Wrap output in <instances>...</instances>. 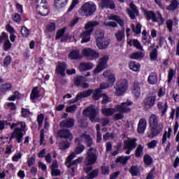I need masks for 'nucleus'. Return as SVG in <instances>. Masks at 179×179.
Instances as JSON below:
<instances>
[{"instance_id":"f257e3e1","label":"nucleus","mask_w":179,"mask_h":179,"mask_svg":"<svg viewBox=\"0 0 179 179\" xmlns=\"http://www.w3.org/2000/svg\"><path fill=\"white\" fill-rule=\"evenodd\" d=\"M17 125H20V128L16 127ZM10 129H14L13 132L11 134L10 137V141L12 139H17V143H22L23 141V131L26 129V123L24 122H18L17 123H13L10 124Z\"/></svg>"},{"instance_id":"f03ea898","label":"nucleus","mask_w":179,"mask_h":179,"mask_svg":"<svg viewBox=\"0 0 179 179\" xmlns=\"http://www.w3.org/2000/svg\"><path fill=\"white\" fill-rule=\"evenodd\" d=\"M149 124L151 129L150 138H155L159 135L163 131V124H159V119L157 116L155 114H152L149 118Z\"/></svg>"},{"instance_id":"7ed1b4c3","label":"nucleus","mask_w":179,"mask_h":179,"mask_svg":"<svg viewBox=\"0 0 179 179\" xmlns=\"http://www.w3.org/2000/svg\"><path fill=\"white\" fill-rule=\"evenodd\" d=\"M99 24H100V23L97 21H90L85 24V29L86 31H83L80 35L82 44L90 41V36L94 31L96 26H99Z\"/></svg>"},{"instance_id":"20e7f679","label":"nucleus","mask_w":179,"mask_h":179,"mask_svg":"<svg viewBox=\"0 0 179 179\" xmlns=\"http://www.w3.org/2000/svg\"><path fill=\"white\" fill-rule=\"evenodd\" d=\"M143 13L146 20H152L154 23H159L161 26L164 24V17H163V15L160 11H157L156 14L153 10H147L144 8Z\"/></svg>"},{"instance_id":"39448f33","label":"nucleus","mask_w":179,"mask_h":179,"mask_svg":"<svg viewBox=\"0 0 179 179\" xmlns=\"http://www.w3.org/2000/svg\"><path fill=\"white\" fill-rule=\"evenodd\" d=\"M96 10H97V6H96L93 2L88 1L81 6L80 8V13L83 16L89 17V16H93Z\"/></svg>"},{"instance_id":"423d86ee","label":"nucleus","mask_w":179,"mask_h":179,"mask_svg":"<svg viewBox=\"0 0 179 179\" xmlns=\"http://www.w3.org/2000/svg\"><path fill=\"white\" fill-rule=\"evenodd\" d=\"M129 85V83H128V80H127V79L118 80L116 83V85L115 87V94L118 96L125 94V93L128 90Z\"/></svg>"},{"instance_id":"0eeeda50","label":"nucleus","mask_w":179,"mask_h":179,"mask_svg":"<svg viewBox=\"0 0 179 179\" xmlns=\"http://www.w3.org/2000/svg\"><path fill=\"white\" fill-rule=\"evenodd\" d=\"M38 4L36 6V12L38 15H40V16H48L50 13V9L47 6L45 5V3L47 2L46 0H36Z\"/></svg>"},{"instance_id":"6e6552de","label":"nucleus","mask_w":179,"mask_h":179,"mask_svg":"<svg viewBox=\"0 0 179 179\" xmlns=\"http://www.w3.org/2000/svg\"><path fill=\"white\" fill-rule=\"evenodd\" d=\"M94 150V148H90L87 152V156L84 161L85 166H93L97 162V155L92 152Z\"/></svg>"},{"instance_id":"1a4fd4ad","label":"nucleus","mask_w":179,"mask_h":179,"mask_svg":"<svg viewBox=\"0 0 179 179\" xmlns=\"http://www.w3.org/2000/svg\"><path fill=\"white\" fill-rule=\"evenodd\" d=\"M83 115L90 118L91 122H94V120L97 117V110L96 108L93 106L87 107L85 110H83Z\"/></svg>"},{"instance_id":"9d476101","label":"nucleus","mask_w":179,"mask_h":179,"mask_svg":"<svg viewBox=\"0 0 179 179\" xmlns=\"http://www.w3.org/2000/svg\"><path fill=\"white\" fill-rule=\"evenodd\" d=\"M132 101H127L126 102H122L120 105H117L115 108L118 113L127 114L131 113V108H129V106H132Z\"/></svg>"},{"instance_id":"9b49d317","label":"nucleus","mask_w":179,"mask_h":179,"mask_svg":"<svg viewBox=\"0 0 179 179\" xmlns=\"http://www.w3.org/2000/svg\"><path fill=\"white\" fill-rule=\"evenodd\" d=\"M129 8L126 9V12L131 20H135L136 16H139V10L134 3H129Z\"/></svg>"},{"instance_id":"f8f14e48","label":"nucleus","mask_w":179,"mask_h":179,"mask_svg":"<svg viewBox=\"0 0 179 179\" xmlns=\"http://www.w3.org/2000/svg\"><path fill=\"white\" fill-rule=\"evenodd\" d=\"M83 170L85 174H87L85 177L86 179H94L96 177H99V169L93 170V166H92V165L86 166V167H84Z\"/></svg>"},{"instance_id":"ddd939ff","label":"nucleus","mask_w":179,"mask_h":179,"mask_svg":"<svg viewBox=\"0 0 179 179\" xmlns=\"http://www.w3.org/2000/svg\"><path fill=\"white\" fill-rule=\"evenodd\" d=\"M109 57L107 55H105L103 57L100 59L99 64L96 66L94 70V73H100L103 69L107 68V62H108Z\"/></svg>"},{"instance_id":"4468645a","label":"nucleus","mask_w":179,"mask_h":179,"mask_svg":"<svg viewBox=\"0 0 179 179\" xmlns=\"http://www.w3.org/2000/svg\"><path fill=\"white\" fill-rule=\"evenodd\" d=\"M57 136L62 139H66L67 141H73V134L71 132L69 129H61L57 131Z\"/></svg>"},{"instance_id":"2eb2a0df","label":"nucleus","mask_w":179,"mask_h":179,"mask_svg":"<svg viewBox=\"0 0 179 179\" xmlns=\"http://www.w3.org/2000/svg\"><path fill=\"white\" fill-rule=\"evenodd\" d=\"M66 68H68L66 62H59L56 66L55 73H57V75H60V76H62V78H64V76L66 75L65 73Z\"/></svg>"},{"instance_id":"dca6fc26","label":"nucleus","mask_w":179,"mask_h":179,"mask_svg":"<svg viewBox=\"0 0 179 179\" xmlns=\"http://www.w3.org/2000/svg\"><path fill=\"white\" fill-rule=\"evenodd\" d=\"M143 103L146 110H150L156 104V96H148L145 97Z\"/></svg>"},{"instance_id":"f3484780","label":"nucleus","mask_w":179,"mask_h":179,"mask_svg":"<svg viewBox=\"0 0 179 179\" xmlns=\"http://www.w3.org/2000/svg\"><path fill=\"white\" fill-rule=\"evenodd\" d=\"M103 78L107 79L108 83L110 86H113L114 83H115L116 78L115 75H114L110 70H107L106 71L103 73Z\"/></svg>"},{"instance_id":"a211bd4d","label":"nucleus","mask_w":179,"mask_h":179,"mask_svg":"<svg viewBox=\"0 0 179 179\" xmlns=\"http://www.w3.org/2000/svg\"><path fill=\"white\" fill-rule=\"evenodd\" d=\"M83 55L87 58H91V59H96V58L99 57V53L91 48L84 49L83 50Z\"/></svg>"},{"instance_id":"6ab92c4d","label":"nucleus","mask_w":179,"mask_h":179,"mask_svg":"<svg viewBox=\"0 0 179 179\" xmlns=\"http://www.w3.org/2000/svg\"><path fill=\"white\" fill-rule=\"evenodd\" d=\"M102 9H115V3L113 0H101Z\"/></svg>"},{"instance_id":"aec40b11","label":"nucleus","mask_w":179,"mask_h":179,"mask_svg":"<svg viewBox=\"0 0 179 179\" xmlns=\"http://www.w3.org/2000/svg\"><path fill=\"white\" fill-rule=\"evenodd\" d=\"M146 126H147L146 119L141 118L138 124L137 132L138 134H144L145 131H146Z\"/></svg>"},{"instance_id":"412c9836","label":"nucleus","mask_w":179,"mask_h":179,"mask_svg":"<svg viewBox=\"0 0 179 179\" xmlns=\"http://www.w3.org/2000/svg\"><path fill=\"white\" fill-rule=\"evenodd\" d=\"M131 93L136 99H139V97H141V84L139 83H134Z\"/></svg>"},{"instance_id":"4be33fe9","label":"nucleus","mask_w":179,"mask_h":179,"mask_svg":"<svg viewBox=\"0 0 179 179\" xmlns=\"http://www.w3.org/2000/svg\"><path fill=\"white\" fill-rule=\"evenodd\" d=\"M65 31H66V27H63L61 29H59L57 31L55 39L59 40V38L62 37L63 38L62 39V41H67L68 36L64 35L65 34Z\"/></svg>"},{"instance_id":"5701e85b","label":"nucleus","mask_w":179,"mask_h":179,"mask_svg":"<svg viewBox=\"0 0 179 179\" xmlns=\"http://www.w3.org/2000/svg\"><path fill=\"white\" fill-rule=\"evenodd\" d=\"M157 107L159 111L162 113V115H166L167 110H169V104L167 102L163 103L162 101H158L157 103Z\"/></svg>"},{"instance_id":"b1692460","label":"nucleus","mask_w":179,"mask_h":179,"mask_svg":"<svg viewBox=\"0 0 179 179\" xmlns=\"http://www.w3.org/2000/svg\"><path fill=\"white\" fill-rule=\"evenodd\" d=\"M103 38V37H98L96 38V46L99 50H106L108 45H110V42L108 41H103L100 42V40Z\"/></svg>"},{"instance_id":"393cba45","label":"nucleus","mask_w":179,"mask_h":179,"mask_svg":"<svg viewBox=\"0 0 179 179\" xmlns=\"http://www.w3.org/2000/svg\"><path fill=\"white\" fill-rule=\"evenodd\" d=\"M136 148V138L124 141L123 149L134 150Z\"/></svg>"},{"instance_id":"a878e982","label":"nucleus","mask_w":179,"mask_h":179,"mask_svg":"<svg viewBox=\"0 0 179 179\" xmlns=\"http://www.w3.org/2000/svg\"><path fill=\"white\" fill-rule=\"evenodd\" d=\"M157 73L155 72L150 73L148 78V83L149 85H157Z\"/></svg>"},{"instance_id":"bb28decb","label":"nucleus","mask_w":179,"mask_h":179,"mask_svg":"<svg viewBox=\"0 0 179 179\" xmlns=\"http://www.w3.org/2000/svg\"><path fill=\"white\" fill-rule=\"evenodd\" d=\"M84 82H86V78H85V76H77L74 78L73 83H74L75 86H77V87H79L83 85Z\"/></svg>"},{"instance_id":"cd10ccee","label":"nucleus","mask_w":179,"mask_h":179,"mask_svg":"<svg viewBox=\"0 0 179 179\" xmlns=\"http://www.w3.org/2000/svg\"><path fill=\"white\" fill-rule=\"evenodd\" d=\"M75 125V123L73 122V119L69 118L66 120H63L60 123V127H62L63 128H72Z\"/></svg>"},{"instance_id":"c85d7f7f","label":"nucleus","mask_w":179,"mask_h":179,"mask_svg":"<svg viewBox=\"0 0 179 179\" xmlns=\"http://www.w3.org/2000/svg\"><path fill=\"white\" fill-rule=\"evenodd\" d=\"M93 69V64L83 62L80 65V72H86V71H90Z\"/></svg>"},{"instance_id":"c756f323","label":"nucleus","mask_w":179,"mask_h":179,"mask_svg":"<svg viewBox=\"0 0 179 179\" xmlns=\"http://www.w3.org/2000/svg\"><path fill=\"white\" fill-rule=\"evenodd\" d=\"M40 97V90H38V87H34L31 91L30 99L31 100H37Z\"/></svg>"},{"instance_id":"7c9ffc66","label":"nucleus","mask_w":179,"mask_h":179,"mask_svg":"<svg viewBox=\"0 0 179 179\" xmlns=\"http://www.w3.org/2000/svg\"><path fill=\"white\" fill-rule=\"evenodd\" d=\"M143 149L144 147L143 145L139 144L134 152L135 155V157H136V159H141V157H142V156H143Z\"/></svg>"},{"instance_id":"2f4dec72","label":"nucleus","mask_w":179,"mask_h":179,"mask_svg":"<svg viewBox=\"0 0 179 179\" xmlns=\"http://www.w3.org/2000/svg\"><path fill=\"white\" fill-rule=\"evenodd\" d=\"M93 92H94L93 90H87L83 91V92H80L77 94L80 100L81 99H86V98L89 97V96L92 95Z\"/></svg>"},{"instance_id":"473e14b6","label":"nucleus","mask_w":179,"mask_h":179,"mask_svg":"<svg viewBox=\"0 0 179 179\" xmlns=\"http://www.w3.org/2000/svg\"><path fill=\"white\" fill-rule=\"evenodd\" d=\"M171 132H173V129H171V127H169L168 129V131H165L163 136H162V145H164V143H166V141H167V138L169 139H170L171 136Z\"/></svg>"},{"instance_id":"72a5a7b5","label":"nucleus","mask_w":179,"mask_h":179,"mask_svg":"<svg viewBox=\"0 0 179 179\" xmlns=\"http://www.w3.org/2000/svg\"><path fill=\"white\" fill-rule=\"evenodd\" d=\"M102 92L103 91L101 90V89H99V88L96 89L92 94L93 100L97 101L101 99Z\"/></svg>"},{"instance_id":"f704fd0d","label":"nucleus","mask_w":179,"mask_h":179,"mask_svg":"<svg viewBox=\"0 0 179 179\" xmlns=\"http://www.w3.org/2000/svg\"><path fill=\"white\" fill-rule=\"evenodd\" d=\"M129 67L134 72H138L141 69V64L136 63V62H131L129 64Z\"/></svg>"},{"instance_id":"c9c22d12","label":"nucleus","mask_w":179,"mask_h":179,"mask_svg":"<svg viewBox=\"0 0 179 179\" xmlns=\"http://www.w3.org/2000/svg\"><path fill=\"white\" fill-rule=\"evenodd\" d=\"M117 41H122L125 38V29L123 28L122 30L118 31L117 33L115 34Z\"/></svg>"},{"instance_id":"e433bc0d","label":"nucleus","mask_w":179,"mask_h":179,"mask_svg":"<svg viewBox=\"0 0 179 179\" xmlns=\"http://www.w3.org/2000/svg\"><path fill=\"white\" fill-rule=\"evenodd\" d=\"M57 29V24L55 22H50L49 24L46 26L45 31L46 33H52Z\"/></svg>"},{"instance_id":"4c0bfd02","label":"nucleus","mask_w":179,"mask_h":179,"mask_svg":"<svg viewBox=\"0 0 179 179\" xmlns=\"http://www.w3.org/2000/svg\"><path fill=\"white\" fill-rule=\"evenodd\" d=\"M128 160H129V157L120 156L115 159V162L116 164H118V163L126 164L128 163Z\"/></svg>"},{"instance_id":"58836bf2","label":"nucleus","mask_w":179,"mask_h":179,"mask_svg":"<svg viewBox=\"0 0 179 179\" xmlns=\"http://www.w3.org/2000/svg\"><path fill=\"white\" fill-rule=\"evenodd\" d=\"M10 89H12V84L10 83H4L0 86V92H1V93L9 92Z\"/></svg>"},{"instance_id":"ea45409f","label":"nucleus","mask_w":179,"mask_h":179,"mask_svg":"<svg viewBox=\"0 0 179 179\" xmlns=\"http://www.w3.org/2000/svg\"><path fill=\"white\" fill-rule=\"evenodd\" d=\"M102 114H103L105 117H111L113 114H114V108H104L102 109Z\"/></svg>"},{"instance_id":"a19ab883","label":"nucleus","mask_w":179,"mask_h":179,"mask_svg":"<svg viewBox=\"0 0 179 179\" xmlns=\"http://www.w3.org/2000/svg\"><path fill=\"white\" fill-rule=\"evenodd\" d=\"M143 162L146 166H152L153 164V158L148 154H145L143 157Z\"/></svg>"},{"instance_id":"79ce46f5","label":"nucleus","mask_w":179,"mask_h":179,"mask_svg":"<svg viewBox=\"0 0 179 179\" xmlns=\"http://www.w3.org/2000/svg\"><path fill=\"white\" fill-rule=\"evenodd\" d=\"M69 58L70 59H79L80 56L79 55V50H72L69 54Z\"/></svg>"},{"instance_id":"37998d69","label":"nucleus","mask_w":179,"mask_h":179,"mask_svg":"<svg viewBox=\"0 0 179 179\" xmlns=\"http://www.w3.org/2000/svg\"><path fill=\"white\" fill-rule=\"evenodd\" d=\"M10 64H12V57L8 55L3 59L2 66H3V68H8Z\"/></svg>"},{"instance_id":"c03bdc74","label":"nucleus","mask_w":179,"mask_h":179,"mask_svg":"<svg viewBox=\"0 0 179 179\" xmlns=\"http://www.w3.org/2000/svg\"><path fill=\"white\" fill-rule=\"evenodd\" d=\"M178 1L172 0L171 4L167 7L168 10H176L178 8Z\"/></svg>"},{"instance_id":"a18cd8bd","label":"nucleus","mask_w":179,"mask_h":179,"mask_svg":"<svg viewBox=\"0 0 179 179\" xmlns=\"http://www.w3.org/2000/svg\"><path fill=\"white\" fill-rule=\"evenodd\" d=\"M30 114H31L30 109L24 108H21V117L22 118H29L30 117Z\"/></svg>"},{"instance_id":"49530a36","label":"nucleus","mask_w":179,"mask_h":179,"mask_svg":"<svg viewBox=\"0 0 179 179\" xmlns=\"http://www.w3.org/2000/svg\"><path fill=\"white\" fill-rule=\"evenodd\" d=\"M131 30L135 34H141L142 30V25L141 24H137L136 26L133 24H131Z\"/></svg>"},{"instance_id":"de8ad7c7","label":"nucleus","mask_w":179,"mask_h":179,"mask_svg":"<svg viewBox=\"0 0 179 179\" xmlns=\"http://www.w3.org/2000/svg\"><path fill=\"white\" fill-rule=\"evenodd\" d=\"M158 56H159V53L157 52V49L153 48L152 52H150V58L151 61H157Z\"/></svg>"},{"instance_id":"09e8293b","label":"nucleus","mask_w":179,"mask_h":179,"mask_svg":"<svg viewBox=\"0 0 179 179\" xmlns=\"http://www.w3.org/2000/svg\"><path fill=\"white\" fill-rule=\"evenodd\" d=\"M143 57H144L143 53L141 52H136L132 53L130 55L131 59H142Z\"/></svg>"},{"instance_id":"8fccbe9b","label":"nucleus","mask_w":179,"mask_h":179,"mask_svg":"<svg viewBox=\"0 0 179 179\" xmlns=\"http://www.w3.org/2000/svg\"><path fill=\"white\" fill-rule=\"evenodd\" d=\"M129 173L131 174L132 177H136L139 174V169L136 166H132L129 169Z\"/></svg>"},{"instance_id":"3c124183","label":"nucleus","mask_w":179,"mask_h":179,"mask_svg":"<svg viewBox=\"0 0 179 179\" xmlns=\"http://www.w3.org/2000/svg\"><path fill=\"white\" fill-rule=\"evenodd\" d=\"M85 143L87 145V148H92V146L93 145V139L92 138L90 135L86 134L85 136Z\"/></svg>"},{"instance_id":"603ef678","label":"nucleus","mask_w":179,"mask_h":179,"mask_svg":"<svg viewBox=\"0 0 179 179\" xmlns=\"http://www.w3.org/2000/svg\"><path fill=\"white\" fill-rule=\"evenodd\" d=\"M96 143H100L103 138L101 137V133L100 132V124L96 125Z\"/></svg>"},{"instance_id":"864d4df0","label":"nucleus","mask_w":179,"mask_h":179,"mask_svg":"<svg viewBox=\"0 0 179 179\" xmlns=\"http://www.w3.org/2000/svg\"><path fill=\"white\" fill-rule=\"evenodd\" d=\"M176 75V70L173 69H170L168 72V83H171L173 80V78H174Z\"/></svg>"},{"instance_id":"5fc2aeb1","label":"nucleus","mask_w":179,"mask_h":179,"mask_svg":"<svg viewBox=\"0 0 179 179\" xmlns=\"http://www.w3.org/2000/svg\"><path fill=\"white\" fill-rule=\"evenodd\" d=\"M85 145L78 143V145L76 148L75 150H74V153L76 155H80V153L83 152V150H85Z\"/></svg>"},{"instance_id":"6e6d98bb","label":"nucleus","mask_w":179,"mask_h":179,"mask_svg":"<svg viewBox=\"0 0 179 179\" xmlns=\"http://www.w3.org/2000/svg\"><path fill=\"white\" fill-rule=\"evenodd\" d=\"M166 25L169 33H173V26L174 25V21H173L171 19H169L166 21Z\"/></svg>"},{"instance_id":"4d7b16f0","label":"nucleus","mask_w":179,"mask_h":179,"mask_svg":"<svg viewBox=\"0 0 179 179\" xmlns=\"http://www.w3.org/2000/svg\"><path fill=\"white\" fill-rule=\"evenodd\" d=\"M21 34L23 36V37L27 38L30 36V30L25 26H23L21 28Z\"/></svg>"},{"instance_id":"13d9d810","label":"nucleus","mask_w":179,"mask_h":179,"mask_svg":"<svg viewBox=\"0 0 179 179\" xmlns=\"http://www.w3.org/2000/svg\"><path fill=\"white\" fill-rule=\"evenodd\" d=\"M75 157H76V154L74 152H72L71 155H69L66 159V167H68L69 164H71V163H72V160H73V159H75Z\"/></svg>"},{"instance_id":"bf43d9fd","label":"nucleus","mask_w":179,"mask_h":179,"mask_svg":"<svg viewBox=\"0 0 179 179\" xmlns=\"http://www.w3.org/2000/svg\"><path fill=\"white\" fill-rule=\"evenodd\" d=\"M132 43H133L134 47L137 48V50H140L141 51L143 50V46L141 44V43L139 42V41H138V39H134L132 41Z\"/></svg>"},{"instance_id":"052dcab7","label":"nucleus","mask_w":179,"mask_h":179,"mask_svg":"<svg viewBox=\"0 0 179 179\" xmlns=\"http://www.w3.org/2000/svg\"><path fill=\"white\" fill-rule=\"evenodd\" d=\"M7 40H9L8 34H6L5 31L1 32V34L0 35V44H2L3 41H7Z\"/></svg>"},{"instance_id":"680f3d73","label":"nucleus","mask_w":179,"mask_h":179,"mask_svg":"<svg viewBox=\"0 0 179 179\" xmlns=\"http://www.w3.org/2000/svg\"><path fill=\"white\" fill-rule=\"evenodd\" d=\"M79 20H80V17H76L72 19V20L69 24V27H74L78 23H79Z\"/></svg>"},{"instance_id":"e2e57ef3","label":"nucleus","mask_w":179,"mask_h":179,"mask_svg":"<svg viewBox=\"0 0 179 179\" xmlns=\"http://www.w3.org/2000/svg\"><path fill=\"white\" fill-rule=\"evenodd\" d=\"M3 48L5 51H9V50L12 48V43H10V41L7 40L4 41Z\"/></svg>"},{"instance_id":"0e129e2a","label":"nucleus","mask_w":179,"mask_h":179,"mask_svg":"<svg viewBox=\"0 0 179 179\" xmlns=\"http://www.w3.org/2000/svg\"><path fill=\"white\" fill-rule=\"evenodd\" d=\"M101 172L103 176H108L110 174V168L108 166H101Z\"/></svg>"},{"instance_id":"69168bd1","label":"nucleus","mask_w":179,"mask_h":179,"mask_svg":"<svg viewBox=\"0 0 179 179\" xmlns=\"http://www.w3.org/2000/svg\"><path fill=\"white\" fill-rule=\"evenodd\" d=\"M6 30L8 31V33H10V34H15L16 31L15 30V28L10 25V24H8L6 25Z\"/></svg>"},{"instance_id":"338daca9","label":"nucleus","mask_w":179,"mask_h":179,"mask_svg":"<svg viewBox=\"0 0 179 179\" xmlns=\"http://www.w3.org/2000/svg\"><path fill=\"white\" fill-rule=\"evenodd\" d=\"M65 5L66 4L64 1H62V0H55V6L57 8H64Z\"/></svg>"},{"instance_id":"774afa93","label":"nucleus","mask_w":179,"mask_h":179,"mask_svg":"<svg viewBox=\"0 0 179 179\" xmlns=\"http://www.w3.org/2000/svg\"><path fill=\"white\" fill-rule=\"evenodd\" d=\"M69 146H71V144L68 141L62 142L61 144V150H66V149H69Z\"/></svg>"}]
</instances>
